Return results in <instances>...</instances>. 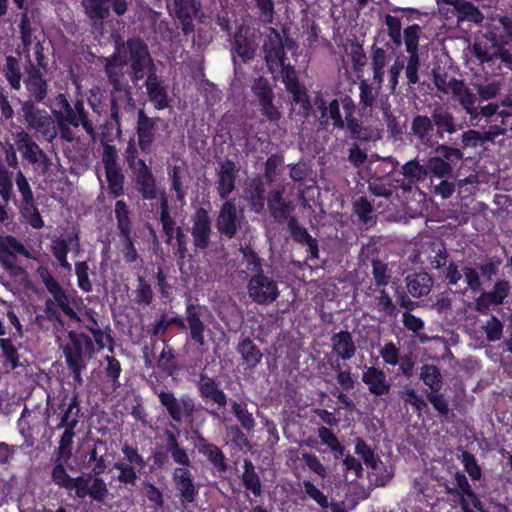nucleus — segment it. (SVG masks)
Returning <instances> with one entry per match:
<instances>
[{"instance_id":"obj_1","label":"nucleus","mask_w":512,"mask_h":512,"mask_svg":"<svg viewBox=\"0 0 512 512\" xmlns=\"http://www.w3.org/2000/svg\"><path fill=\"white\" fill-rule=\"evenodd\" d=\"M115 50L114 53L103 59L104 72L107 81L111 86L110 118L118 129L121 128V121L124 113H132L135 109L132 87L126 79L124 66L128 65V76L130 77L131 63L130 55L126 52L128 46L136 44V41H143L140 37H131L124 41L120 34L113 35Z\"/></svg>"},{"instance_id":"obj_2","label":"nucleus","mask_w":512,"mask_h":512,"mask_svg":"<svg viewBox=\"0 0 512 512\" xmlns=\"http://www.w3.org/2000/svg\"><path fill=\"white\" fill-rule=\"evenodd\" d=\"M126 49L130 55L131 70L130 80L134 86L146 78L144 86L146 88L149 101L155 109L163 110L170 106L168 95V86L164 80L157 75V68L150 54L148 45L143 41H136Z\"/></svg>"},{"instance_id":"obj_3","label":"nucleus","mask_w":512,"mask_h":512,"mask_svg":"<svg viewBox=\"0 0 512 512\" xmlns=\"http://www.w3.org/2000/svg\"><path fill=\"white\" fill-rule=\"evenodd\" d=\"M51 478L61 488L74 489L75 496L79 499L89 496L92 500L102 503L109 494L107 484L102 478H93L89 474H82L73 478L68 474L63 461L54 465Z\"/></svg>"},{"instance_id":"obj_4","label":"nucleus","mask_w":512,"mask_h":512,"mask_svg":"<svg viewBox=\"0 0 512 512\" xmlns=\"http://www.w3.org/2000/svg\"><path fill=\"white\" fill-rule=\"evenodd\" d=\"M61 349L67 368L72 372L74 382L82 385V372L96 355L94 341L85 333L69 331L67 340L61 345Z\"/></svg>"},{"instance_id":"obj_5","label":"nucleus","mask_w":512,"mask_h":512,"mask_svg":"<svg viewBox=\"0 0 512 512\" xmlns=\"http://www.w3.org/2000/svg\"><path fill=\"white\" fill-rule=\"evenodd\" d=\"M37 275L45 285L47 291L53 296V299H47L45 301L44 312L46 317L49 320L61 321V315L56 309V306H58L67 316L75 318L76 312L70 305L69 296L52 276L49 269L45 266H40L37 268Z\"/></svg>"},{"instance_id":"obj_6","label":"nucleus","mask_w":512,"mask_h":512,"mask_svg":"<svg viewBox=\"0 0 512 512\" xmlns=\"http://www.w3.org/2000/svg\"><path fill=\"white\" fill-rule=\"evenodd\" d=\"M152 390L174 422L181 423L185 421L190 426L194 425L196 414L202 407H198L193 398L189 395H183L178 399L172 391L158 390L156 386Z\"/></svg>"},{"instance_id":"obj_7","label":"nucleus","mask_w":512,"mask_h":512,"mask_svg":"<svg viewBox=\"0 0 512 512\" xmlns=\"http://www.w3.org/2000/svg\"><path fill=\"white\" fill-rule=\"evenodd\" d=\"M81 5L93 32L99 34H102L104 23L110 17L111 10L117 16H123L129 9L127 0H82Z\"/></svg>"},{"instance_id":"obj_8","label":"nucleus","mask_w":512,"mask_h":512,"mask_svg":"<svg viewBox=\"0 0 512 512\" xmlns=\"http://www.w3.org/2000/svg\"><path fill=\"white\" fill-rule=\"evenodd\" d=\"M21 116L27 128L41 134L46 141L51 143L56 139V120L47 110L39 108L33 101H24Z\"/></svg>"},{"instance_id":"obj_9","label":"nucleus","mask_w":512,"mask_h":512,"mask_svg":"<svg viewBox=\"0 0 512 512\" xmlns=\"http://www.w3.org/2000/svg\"><path fill=\"white\" fill-rule=\"evenodd\" d=\"M12 136L22 159L27 161L35 169H40L42 174H46L52 165L51 159L32 139L31 135L20 128L13 132Z\"/></svg>"},{"instance_id":"obj_10","label":"nucleus","mask_w":512,"mask_h":512,"mask_svg":"<svg viewBox=\"0 0 512 512\" xmlns=\"http://www.w3.org/2000/svg\"><path fill=\"white\" fill-rule=\"evenodd\" d=\"M433 150L436 155L426 161L428 176L440 179L451 177L454 165L463 159L462 151L447 144H440Z\"/></svg>"},{"instance_id":"obj_11","label":"nucleus","mask_w":512,"mask_h":512,"mask_svg":"<svg viewBox=\"0 0 512 512\" xmlns=\"http://www.w3.org/2000/svg\"><path fill=\"white\" fill-rule=\"evenodd\" d=\"M17 254L28 259H35L16 237L12 235L0 237V264L14 278L22 277L26 274L25 269L16 263Z\"/></svg>"},{"instance_id":"obj_12","label":"nucleus","mask_w":512,"mask_h":512,"mask_svg":"<svg viewBox=\"0 0 512 512\" xmlns=\"http://www.w3.org/2000/svg\"><path fill=\"white\" fill-rule=\"evenodd\" d=\"M170 14L177 20L178 27L185 36L195 32L194 21L202 22L204 12L198 0H172L168 4Z\"/></svg>"},{"instance_id":"obj_13","label":"nucleus","mask_w":512,"mask_h":512,"mask_svg":"<svg viewBox=\"0 0 512 512\" xmlns=\"http://www.w3.org/2000/svg\"><path fill=\"white\" fill-rule=\"evenodd\" d=\"M247 293L251 300L259 305L271 304L279 296L278 284L263 271H258L248 281Z\"/></svg>"},{"instance_id":"obj_14","label":"nucleus","mask_w":512,"mask_h":512,"mask_svg":"<svg viewBox=\"0 0 512 512\" xmlns=\"http://www.w3.org/2000/svg\"><path fill=\"white\" fill-rule=\"evenodd\" d=\"M191 466L179 465L171 474L176 496L182 505L195 502L199 494L200 484L195 482V477L189 469Z\"/></svg>"},{"instance_id":"obj_15","label":"nucleus","mask_w":512,"mask_h":512,"mask_svg":"<svg viewBox=\"0 0 512 512\" xmlns=\"http://www.w3.org/2000/svg\"><path fill=\"white\" fill-rule=\"evenodd\" d=\"M118 154L114 146L107 145L103 149L102 163L108 183V190L114 197L124 194L125 176L118 163Z\"/></svg>"},{"instance_id":"obj_16","label":"nucleus","mask_w":512,"mask_h":512,"mask_svg":"<svg viewBox=\"0 0 512 512\" xmlns=\"http://www.w3.org/2000/svg\"><path fill=\"white\" fill-rule=\"evenodd\" d=\"M410 135L415 139V147L420 151L433 150L440 145L430 116L414 115L411 121Z\"/></svg>"},{"instance_id":"obj_17","label":"nucleus","mask_w":512,"mask_h":512,"mask_svg":"<svg viewBox=\"0 0 512 512\" xmlns=\"http://www.w3.org/2000/svg\"><path fill=\"white\" fill-rule=\"evenodd\" d=\"M251 90L259 103L262 115L277 123L282 118V113L273 103L275 95L269 81L264 77L255 78Z\"/></svg>"},{"instance_id":"obj_18","label":"nucleus","mask_w":512,"mask_h":512,"mask_svg":"<svg viewBox=\"0 0 512 512\" xmlns=\"http://www.w3.org/2000/svg\"><path fill=\"white\" fill-rule=\"evenodd\" d=\"M243 216L238 213L234 200L225 201L216 218V229L221 236L232 239L242 226Z\"/></svg>"},{"instance_id":"obj_19","label":"nucleus","mask_w":512,"mask_h":512,"mask_svg":"<svg viewBox=\"0 0 512 512\" xmlns=\"http://www.w3.org/2000/svg\"><path fill=\"white\" fill-rule=\"evenodd\" d=\"M269 33L263 43L264 60L269 72L274 74L285 62V49L282 38L275 28H268Z\"/></svg>"},{"instance_id":"obj_20","label":"nucleus","mask_w":512,"mask_h":512,"mask_svg":"<svg viewBox=\"0 0 512 512\" xmlns=\"http://www.w3.org/2000/svg\"><path fill=\"white\" fill-rule=\"evenodd\" d=\"M192 227L190 229L193 245L196 249L205 250L211 243L213 234L211 219L208 211L200 207L191 218Z\"/></svg>"},{"instance_id":"obj_21","label":"nucleus","mask_w":512,"mask_h":512,"mask_svg":"<svg viewBox=\"0 0 512 512\" xmlns=\"http://www.w3.org/2000/svg\"><path fill=\"white\" fill-rule=\"evenodd\" d=\"M107 453L108 445L102 439H96L87 447V451L82 456V462L85 468L90 469L88 474L93 478H101L100 475L106 471L108 467Z\"/></svg>"},{"instance_id":"obj_22","label":"nucleus","mask_w":512,"mask_h":512,"mask_svg":"<svg viewBox=\"0 0 512 512\" xmlns=\"http://www.w3.org/2000/svg\"><path fill=\"white\" fill-rule=\"evenodd\" d=\"M56 122L78 127L82 125L88 135L92 138L95 136V130L89 121L84 104L81 100H77L74 105L64 111L52 110Z\"/></svg>"},{"instance_id":"obj_23","label":"nucleus","mask_w":512,"mask_h":512,"mask_svg":"<svg viewBox=\"0 0 512 512\" xmlns=\"http://www.w3.org/2000/svg\"><path fill=\"white\" fill-rule=\"evenodd\" d=\"M159 117H149L143 109H139L136 123V133L139 149L149 153L157 135Z\"/></svg>"},{"instance_id":"obj_24","label":"nucleus","mask_w":512,"mask_h":512,"mask_svg":"<svg viewBox=\"0 0 512 512\" xmlns=\"http://www.w3.org/2000/svg\"><path fill=\"white\" fill-rule=\"evenodd\" d=\"M24 85L28 93L26 101H33V104L45 103L48 96L49 86L41 71L33 64L26 69Z\"/></svg>"},{"instance_id":"obj_25","label":"nucleus","mask_w":512,"mask_h":512,"mask_svg":"<svg viewBox=\"0 0 512 512\" xmlns=\"http://www.w3.org/2000/svg\"><path fill=\"white\" fill-rule=\"evenodd\" d=\"M258 47L257 34L249 28H240L234 35L232 50L246 63L251 61Z\"/></svg>"},{"instance_id":"obj_26","label":"nucleus","mask_w":512,"mask_h":512,"mask_svg":"<svg viewBox=\"0 0 512 512\" xmlns=\"http://www.w3.org/2000/svg\"><path fill=\"white\" fill-rule=\"evenodd\" d=\"M199 396L202 400H211L220 408H225L228 403L226 393L220 388V384L206 373H200L196 383Z\"/></svg>"},{"instance_id":"obj_27","label":"nucleus","mask_w":512,"mask_h":512,"mask_svg":"<svg viewBox=\"0 0 512 512\" xmlns=\"http://www.w3.org/2000/svg\"><path fill=\"white\" fill-rule=\"evenodd\" d=\"M435 128L436 138L443 139L445 134H455L461 129L454 115L445 107L436 105L430 116Z\"/></svg>"},{"instance_id":"obj_28","label":"nucleus","mask_w":512,"mask_h":512,"mask_svg":"<svg viewBox=\"0 0 512 512\" xmlns=\"http://www.w3.org/2000/svg\"><path fill=\"white\" fill-rule=\"evenodd\" d=\"M141 169L133 172L134 182L136 184L137 191L141 194L143 199L154 200L158 197H162V194L166 196L164 191H160L156 184V179L152 173V170L148 166L140 165Z\"/></svg>"},{"instance_id":"obj_29","label":"nucleus","mask_w":512,"mask_h":512,"mask_svg":"<svg viewBox=\"0 0 512 512\" xmlns=\"http://www.w3.org/2000/svg\"><path fill=\"white\" fill-rule=\"evenodd\" d=\"M237 174L238 168L232 160L225 159L219 163L217 191L221 199H227L234 191Z\"/></svg>"},{"instance_id":"obj_30","label":"nucleus","mask_w":512,"mask_h":512,"mask_svg":"<svg viewBox=\"0 0 512 512\" xmlns=\"http://www.w3.org/2000/svg\"><path fill=\"white\" fill-rule=\"evenodd\" d=\"M362 381L368 387V391L374 396H383L390 392L391 384L385 372L377 367L370 366L362 373Z\"/></svg>"},{"instance_id":"obj_31","label":"nucleus","mask_w":512,"mask_h":512,"mask_svg":"<svg viewBox=\"0 0 512 512\" xmlns=\"http://www.w3.org/2000/svg\"><path fill=\"white\" fill-rule=\"evenodd\" d=\"M499 45L495 34H485L478 37L473 44V53L480 63H490L499 51Z\"/></svg>"},{"instance_id":"obj_32","label":"nucleus","mask_w":512,"mask_h":512,"mask_svg":"<svg viewBox=\"0 0 512 512\" xmlns=\"http://www.w3.org/2000/svg\"><path fill=\"white\" fill-rule=\"evenodd\" d=\"M186 327L190 330V336L192 340L199 346L205 345V324L201 319L200 308L192 303H189L186 307Z\"/></svg>"},{"instance_id":"obj_33","label":"nucleus","mask_w":512,"mask_h":512,"mask_svg":"<svg viewBox=\"0 0 512 512\" xmlns=\"http://www.w3.org/2000/svg\"><path fill=\"white\" fill-rule=\"evenodd\" d=\"M366 296H373L372 307L384 316H396L398 309L391 296L383 288L369 287L365 292Z\"/></svg>"},{"instance_id":"obj_34","label":"nucleus","mask_w":512,"mask_h":512,"mask_svg":"<svg viewBox=\"0 0 512 512\" xmlns=\"http://www.w3.org/2000/svg\"><path fill=\"white\" fill-rule=\"evenodd\" d=\"M332 351L341 360H350L356 354V345L351 333L347 330L334 333L331 337Z\"/></svg>"},{"instance_id":"obj_35","label":"nucleus","mask_w":512,"mask_h":512,"mask_svg":"<svg viewBox=\"0 0 512 512\" xmlns=\"http://www.w3.org/2000/svg\"><path fill=\"white\" fill-rule=\"evenodd\" d=\"M406 288L415 298L426 296L433 286V279L427 272H418L405 278Z\"/></svg>"},{"instance_id":"obj_36","label":"nucleus","mask_w":512,"mask_h":512,"mask_svg":"<svg viewBox=\"0 0 512 512\" xmlns=\"http://www.w3.org/2000/svg\"><path fill=\"white\" fill-rule=\"evenodd\" d=\"M236 350L241 355V359L243 364L246 365V369L250 371L256 368L263 357L261 350L249 337L240 341Z\"/></svg>"},{"instance_id":"obj_37","label":"nucleus","mask_w":512,"mask_h":512,"mask_svg":"<svg viewBox=\"0 0 512 512\" xmlns=\"http://www.w3.org/2000/svg\"><path fill=\"white\" fill-rule=\"evenodd\" d=\"M166 437V450L169 452L173 462L177 465H192L187 450L181 447L178 437L170 430L164 433Z\"/></svg>"},{"instance_id":"obj_38","label":"nucleus","mask_w":512,"mask_h":512,"mask_svg":"<svg viewBox=\"0 0 512 512\" xmlns=\"http://www.w3.org/2000/svg\"><path fill=\"white\" fill-rule=\"evenodd\" d=\"M15 6L19 10H23V13L21 14V20H20V38L23 45V50L25 52H28L30 50V46L32 45L34 38H33V32L34 29L32 28L31 20L28 16L27 7L25 5V0H13Z\"/></svg>"},{"instance_id":"obj_39","label":"nucleus","mask_w":512,"mask_h":512,"mask_svg":"<svg viewBox=\"0 0 512 512\" xmlns=\"http://www.w3.org/2000/svg\"><path fill=\"white\" fill-rule=\"evenodd\" d=\"M243 468L244 472L241 476V480L245 489L251 491V493L256 497L260 496L262 494V484L252 461L244 459Z\"/></svg>"},{"instance_id":"obj_40","label":"nucleus","mask_w":512,"mask_h":512,"mask_svg":"<svg viewBox=\"0 0 512 512\" xmlns=\"http://www.w3.org/2000/svg\"><path fill=\"white\" fill-rule=\"evenodd\" d=\"M420 379L429 391H440L443 386V376L434 364H423L420 368Z\"/></svg>"},{"instance_id":"obj_41","label":"nucleus","mask_w":512,"mask_h":512,"mask_svg":"<svg viewBox=\"0 0 512 512\" xmlns=\"http://www.w3.org/2000/svg\"><path fill=\"white\" fill-rule=\"evenodd\" d=\"M80 416V403L78 394H74L71 398L67 409L64 411L61 416L59 424L56 426V429H70L75 430L76 426L79 423Z\"/></svg>"},{"instance_id":"obj_42","label":"nucleus","mask_w":512,"mask_h":512,"mask_svg":"<svg viewBox=\"0 0 512 512\" xmlns=\"http://www.w3.org/2000/svg\"><path fill=\"white\" fill-rule=\"evenodd\" d=\"M160 222L162 225V231L166 236V243L173 245L174 236L176 235V223L171 217L167 197L162 194L161 206H160Z\"/></svg>"},{"instance_id":"obj_43","label":"nucleus","mask_w":512,"mask_h":512,"mask_svg":"<svg viewBox=\"0 0 512 512\" xmlns=\"http://www.w3.org/2000/svg\"><path fill=\"white\" fill-rule=\"evenodd\" d=\"M199 452L209 460L218 472L224 473L227 471L228 465L225 455L218 446L212 443H204Z\"/></svg>"},{"instance_id":"obj_44","label":"nucleus","mask_w":512,"mask_h":512,"mask_svg":"<svg viewBox=\"0 0 512 512\" xmlns=\"http://www.w3.org/2000/svg\"><path fill=\"white\" fill-rule=\"evenodd\" d=\"M455 9L458 23L469 21L475 24H480L484 19V16L480 10L466 0H461Z\"/></svg>"},{"instance_id":"obj_45","label":"nucleus","mask_w":512,"mask_h":512,"mask_svg":"<svg viewBox=\"0 0 512 512\" xmlns=\"http://www.w3.org/2000/svg\"><path fill=\"white\" fill-rule=\"evenodd\" d=\"M345 127L350 132L353 140L368 142L374 139L371 129L365 127L354 115L345 117Z\"/></svg>"},{"instance_id":"obj_46","label":"nucleus","mask_w":512,"mask_h":512,"mask_svg":"<svg viewBox=\"0 0 512 512\" xmlns=\"http://www.w3.org/2000/svg\"><path fill=\"white\" fill-rule=\"evenodd\" d=\"M402 174L410 182H423L428 177L427 163L422 165L417 159L410 160L402 166Z\"/></svg>"},{"instance_id":"obj_47","label":"nucleus","mask_w":512,"mask_h":512,"mask_svg":"<svg viewBox=\"0 0 512 512\" xmlns=\"http://www.w3.org/2000/svg\"><path fill=\"white\" fill-rule=\"evenodd\" d=\"M231 410L244 430L248 432L254 430L256 421L252 413L248 411L246 404L232 401Z\"/></svg>"},{"instance_id":"obj_48","label":"nucleus","mask_w":512,"mask_h":512,"mask_svg":"<svg viewBox=\"0 0 512 512\" xmlns=\"http://www.w3.org/2000/svg\"><path fill=\"white\" fill-rule=\"evenodd\" d=\"M5 77L14 90H19L21 87L22 72L20 62L13 56L6 57L5 63Z\"/></svg>"},{"instance_id":"obj_49","label":"nucleus","mask_w":512,"mask_h":512,"mask_svg":"<svg viewBox=\"0 0 512 512\" xmlns=\"http://www.w3.org/2000/svg\"><path fill=\"white\" fill-rule=\"evenodd\" d=\"M372 275L375 288L387 286L392 279V272L388 264L379 259L372 260Z\"/></svg>"},{"instance_id":"obj_50","label":"nucleus","mask_w":512,"mask_h":512,"mask_svg":"<svg viewBox=\"0 0 512 512\" xmlns=\"http://www.w3.org/2000/svg\"><path fill=\"white\" fill-rule=\"evenodd\" d=\"M50 248L53 256L56 258L60 266L67 271H71L72 266L67 261V254L69 251L68 240L61 237H53Z\"/></svg>"},{"instance_id":"obj_51","label":"nucleus","mask_w":512,"mask_h":512,"mask_svg":"<svg viewBox=\"0 0 512 512\" xmlns=\"http://www.w3.org/2000/svg\"><path fill=\"white\" fill-rule=\"evenodd\" d=\"M452 95L456 98L462 109H468L477 102V95L465 85L461 80L460 83H454Z\"/></svg>"},{"instance_id":"obj_52","label":"nucleus","mask_w":512,"mask_h":512,"mask_svg":"<svg viewBox=\"0 0 512 512\" xmlns=\"http://www.w3.org/2000/svg\"><path fill=\"white\" fill-rule=\"evenodd\" d=\"M458 459L462 462L465 471L468 473L472 480L482 479V468L477 463V460L473 454L466 450H461V454L458 456Z\"/></svg>"},{"instance_id":"obj_53","label":"nucleus","mask_w":512,"mask_h":512,"mask_svg":"<svg viewBox=\"0 0 512 512\" xmlns=\"http://www.w3.org/2000/svg\"><path fill=\"white\" fill-rule=\"evenodd\" d=\"M74 436V430L64 429L57 450V461H63L64 463H66L71 458Z\"/></svg>"},{"instance_id":"obj_54","label":"nucleus","mask_w":512,"mask_h":512,"mask_svg":"<svg viewBox=\"0 0 512 512\" xmlns=\"http://www.w3.org/2000/svg\"><path fill=\"white\" fill-rule=\"evenodd\" d=\"M355 453L362 457L364 463L372 468L373 470L378 469V464L381 463L375 456L373 450L367 445V443L361 439H356Z\"/></svg>"},{"instance_id":"obj_55","label":"nucleus","mask_w":512,"mask_h":512,"mask_svg":"<svg viewBox=\"0 0 512 512\" xmlns=\"http://www.w3.org/2000/svg\"><path fill=\"white\" fill-rule=\"evenodd\" d=\"M115 217L119 233H131V221L129 218L128 206L122 200H118L115 204Z\"/></svg>"},{"instance_id":"obj_56","label":"nucleus","mask_w":512,"mask_h":512,"mask_svg":"<svg viewBox=\"0 0 512 512\" xmlns=\"http://www.w3.org/2000/svg\"><path fill=\"white\" fill-rule=\"evenodd\" d=\"M425 396L440 416L448 417L450 413L449 402L444 394L440 393V391H428Z\"/></svg>"},{"instance_id":"obj_57","label":"nucleus","mask_w":512,"mask_h":512,"mask_svg":"<svg viewBox=\"0 0 512 512\" xmlns=\"http://www.w3.org/2000/svg\"><path fill=\"white\" fill-rule=\"evenodd\" d=\"M114 468L119 471L117 480L125 485L135 486L138 476L135 467L125 463L124 461H118L114 464Z\"/></svg>"},{"instance_id":"obj_58","label":"nucleus","mask_w":512,"mask_h":512,"mask_svg":"<svg viewBox=\"0 0 512 512\" xmlns=\"http://www.w3.org/2000/svg\"><path fill=\"white\" fill-rule=\"evenodd\" d=\"M420 32L421 28L418 24L410 25L404 30V43L409 55H419L418 42Z\"/></svg>"},{"instance_id":"obj_59","label":"nucleus","mask_w":512,"mask_h":512,"mask_svg":"<svg viewBox=\"0 0 512 512\" xmlns=\"http://www.w3.org/2000/svg\"><path fill=\"white\" fill-rule=\"evenodd\" d=\"M354 212L359 217L360 222L363 224H372L374 222L372 216V204L366 197H360L353 203Z\"/></svg>"},{"instance_id":"obj_60","label":"nucleus","mask_w":512,"mask_h":512,"mask_svg":"<svg viewBox=\"0 0 512 512\" xmlns=\"http://www.w3.org/2000/svg\"><path fill=\"white\" fill-rule=\"evenodd\" d=\"M455 480V489L450 491V495L459 496L462 498V501H465V497H474V491L469 484V481L466 475L460 471L454 474Z\"/></svg>"},{"instance_id":"obj_61","label":"nucleus","mask_w":512,"mask_h":512,"mask_svg":"<svg viewBox=\"0 0 512 512\" xmlns=\"http://www.w3.org/2000/svg\"><path fill=\"white\" fill-rule=\"evenodd\" d=\"M0 348L2 350V355L5 358L6 362L10 365L12 369H16L19 363V353L17 348L13 344L10 338H1L0 339Z\"/></svg>"},{"instance_id":"obj_62","label":"nucleus","mask_w":512,"mask_h":512,"mask_svg":"<svg viewBox=\"0 0 512 512\" xmlns=\"http://www.w3.org/2000/svg\"><path fill=\"white\" fill-rule=\"evenodd\" d=\"M137 282V288L135 289V301L138 304L150 305L153 301L151 285L143 276H138Z\"/></svg>"},{"instance_id":"obj_63","label":"nucleus","mask_w":512,"mask_h":512,"mask_svg":"<svg viewBox=\"0 0 512 512\" xmlns=\"http://www.w3.org/2000/svg\"><path fill=\"white\" fill-rule=\"evenodd\" d=\"M359 98L361 109L365 111L367 108H371L376 101L378 91L368 84L367 81L362 80L359 84Z\"/></svg>"},{"instance_id":"obj_64","label":"nucleus","mask_w":512,"mask_h":512,"mask_svg":"<svg viewBox=\"0 0 512 512\" xmlns=\"http://www.w3.org/2000/svg\"><path fill=\"white\" fill-rule=\"evenodd\" d=\"M227 435L231 438V442L239 450H250L252 448L251 443L243 430L238 425H231L227 427Z\"/></svg>"}]
</instances>
